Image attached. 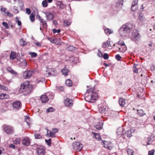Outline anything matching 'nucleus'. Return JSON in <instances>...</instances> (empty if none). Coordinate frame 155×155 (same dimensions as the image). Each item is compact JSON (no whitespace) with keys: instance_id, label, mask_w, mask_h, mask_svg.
<instances>
[{"instance_id":"obj_1","label":"nucleus","mask_w":155,"mask_h":155,"mask_svg":"<svg viewBox=\"0 0 155 155\" xmlns=\"http://www.w3.org/2000/svg\"><path fill=\"white\" fill-rule=\"evenodd\" d=\"M94 89L91 88L87 90L84 99L89 102H94L98 98V95L96 92H94Z\"/></svg>"},{"instance_id":"obj_2","label":"nucleus","mask_w":155,"mask_h":155,"mask_svg":"<svg viewBox=\"0 0 155 155\" xmlns=\"http://www.w3.org/2000/svg\"><path fill=\"white\" fill-rule=\"evenodd\" d=\"M133 25L130 23H126L123 25L119 29L118 31L120 36L124 38L127 35L128 33L132 28Z\"/></svg>"},{"instance_id":"obj_3","label":"nucleus","mask_w":155,"mask_h":155,"mask_svg":"<svg viewBox=\"0 0 155 155\" xmlns=\"http://www.w3.org/2000/svg\"><path fill=\"white\" fill-rule=\"evenodd\" d=\"M140 35L137 29H134L132 33V40L135 42L139 41L140 39Z\"/></svg>"},{"instance_id":"obj_4","label":"nucleus","mask_w":155,"mask_h":155,"mask_svg":"<svg viewBox=\"0 0 155 155\" xmlns=\"http://www.w3.org/2000/svg\"><path fill=\"white\" fill-rule=\"evenodd\" d=\"M33 146L35 147H36V151L38 155H45V149L44 147L39 146L36 144H34Z\"/></svg>"},{"instance_id":"obj_5","label":"nucleus","mask_w":155,"mask_h":155,"mask_svg":"<svg viewBox=\"0 0 155 155\" xmlns=\"http://www.w3.org/2000/svg\"><path fill=\"white\" fill-rule=\"evenodd\" d=\"M54 97L53 94L50 96L47 94V95H42L40 98V99L42 102L45 103L47 102L49 100H52L53 99Z\"/></svg>"},{"instance_id":"obj_6","label":"nucleus","mask_w":155,"mask_h":155,"mask_svg":"<svg viewBox=\"0 0 155 155\" xmlns=\"http://www.w3.org/2000/svg\"><path fill=\"white\" fill-rule=\"evenodd\" d=\"M72 146L74 150L78 151H80L83 147L82 144L79 142H75L73 143Z\"/></svg>"},{"instance_id":"obj_7","label":"nucleus","mask_w":155,"mask_h":155,"mask_svg":"<svg viewBox=\"0 0 155 155\" xmlns=\"http://www.w3.org/2000/svg\"><path fill=\"white\" fill-rule=\"evenodd\" d=\"M3 127L4 131L8 134H11L13 131V129L11 126L5 125L3 126Z\"/></svg>"},{"instance_id":"obj_8","label":"nucleus","mask_w":155,"mask_h":155,"mask_svg":"<svg viewBox=\"0 0 155 155\" xmlns=\"http://www.w3.org/2000/svg\"><path fill=\"white\" fill-rule=\"evenodd\" d=\"M29 85V82L28 81H25L24 82L21 86L20 91L22 92H24L28 87Z\"/></svg>"},{"instance_id":"obj_9","label":"nucleus","mask_w":155,"mask_h":155,"mask_svg":"<svg viewBox=\"0 0 155 155\" xmlns=\"http://www.w3.org/2000/svg\"><path fill=\"white\" fill-rule=\"evenodd\" d=\"M33 72L32 70H28L25 71L23 73V77L25 79H28L30 78Z\"/></svg>"},{"instance_id":"obj_10","label":"nucleus","mask_w":155,"mask_h":155,"mask_svg":"<svg viewBox=\"0 0 155 155\" xmlns=\"http://www.w3.org/2000/svg\"><path fill=\"white\" fill-rule=\"evenodd\" d=\"M30 142L31 140L28 137H26L22 139V144L25 146H28L30 145Z\"/></svg>"},{"instance_id":"obj_11","label":"nucleus","mask_w":155,"mask_h":155,"mask_svg":"<svg viewBox=\"0 0 155 155\" xmlns=\"http://www.w3.org/2000/svg\"><path fill=\"white\" fill-rule=\"evenodd\" d=\"M98 111L100 113H104L106 110V107L103 104H99L98 106Z\"/></svg>"},{"instance_id":"obj_12","label":"nucleus","mask_w":155,"mask_h":155,"mask_svg":"<svg viewBox=\"0 0 155 155\" xmlns=\"http://www.w3.org/2000/svg\"><path fill=\"white\" fill-rule=\"evenodd\" d=\"M125 130L123 128L119 127L117 129V134L118 135L120 136V137H123V136Z\"/></svg>"},{"instance_id":"obj_13","label":"nucleus","mask_w":155,"mask_h":155,"mask_svg":"<svg viewBox=\"0 0 155 155\" xmlns=\"http://www.w3.org/2000/svg\"><path fill=\"white\" fill-rule=\"evenodd\" d=\"M44 13L46 15L47 20L51 21L54 19V16L53 13L46 12H45Z\"/></svg>"},{"instance_id":"obj_14","label":"nucleus","mask_w":155,"mask_h":155,"mask_svg":"<svg viewBox=\"0 0 155 155\" xmlns=\"http://www.w3.org/2000/svg\"><path fill=\"white\" fill-rule=\"evenodd\" d=\"M72 102L73 101L72 100L68 98H67L64 101V103L65 106L69 107H71L73 105Z\"/></svg>"},{"instance_id":"obj_15","label":"nucleus","mask_w":155,"mask_h":155,"mask_svg":"<svg viewBox=\"0 0 155 155\" xmlns=\"http://www.w3.org/2000/svg\"><path fill=\"white\" fill-rule=\"evenodd\" d=\"M138 0H135L132 3L131 6V10L133 11H135L137 9V7L136 5L137 4Z\"/></svg>"},{"instance_id":"obj_16","label":"nucleus","mask_w":155,"mask_h":155,"mask_svg":"<svg viewBox=\"0 0 155 155\" xmlns=\"http://www.w3.org/2000/svg\"><path fill=\"white\" fill-rule=\"evenodd\" d=\"M126 136L127 137H130L132 136V132L130 129L128 130L127 131H125L124 135L123 138H125Z\"/></svg>"},{"instance_id":"obj_17","label":"nucleus","mask_w":155,"mask_h":155,"mask_svg":"<svg viewBox=\"0 0 155 155\" xmlns=\"http://www.w3.org/2000/svg\"><path fill=\"white\" fill-rule=\"evenodd\" d=\"M13 107L14 108L18 109L20 108V103L19 101L14 102L13 103Z\"/></svg>"},{"instance_id":"obj_18","label":"nucleus","mask_w":155,"mask_h":155,"mask_svg":"<svg viewBox=\"0 0 155 155\" xmlns=\"http://www.w3.org/2000/svg\"><path fill=\"white\" fill-rule=\"evenodd\" d=\"M103 126L102 122H97L95 125V127L97 129L100 130L102 128Z\"/></svg>"},{"instance_id":"obj_19","label":"nucleus","mask_w":155,"mask_h":155,"mask_svg":"<svg viewBox=\"0 0 155 155\" xmlns=\"http://www.w3.org/2000/svg\"><path fill=\"white\" fill-rule=\"evenodd\" d=\"M39 19L41 23V25L42 26V27L47 28L48 25L46 21H45L43 19L41 18L40 16L39 17Z\"/></svg>"},{"instance_id":"obj_20","label":"nucleus","mask_w":155,"mask_h":155,"mask_svg":"<svg viewBox=\"0 0 155 155\" xmlns=\"http://www.w3.org/2000/svg\"><path fill=\"white\" fill-rule=\"evenodd\" d=\"M61 72L63 75L67 76L68 75V74L69 72V70L67 68L65 67L62 69Z\"/></svg>"},{"instance_id":"obj_21","label":"nucleus","mask_w":155,"mask_h":155,"mask_svg":"<svg viewBox=\"0 0 155 155\" xmlns=\"http://www.w3.org/2000/svg\"><path fill=\"white\" fill-rule=\"evenodd\" d=\"M103 144H104V147L107 148L109 150L110 149V146L111 145V143H109L108 142L105 141H103Z\"/></svg>"},{"instance_id":"obj_22","label":"nucleus","mask_w":155,"mask_h":155,"mask_svg":"<svg viewBox=\"0 0 155 155\" xmlns=\"http://www.w3.org/2000/svg\"><path fill=\"white\" fill-rule=\"evenodd\" d=\"M119 102L120 105L122 107H123L125 104V100L124 98H120L119 100Z\"/></svg>"},{"instance_id":"obj_23","label":"nucleus","mask_w":155,"mask_h":155,"mask_svg":"<svg viewBox=\"0 0 155 155\" xmlns=\"http://www.w3.org/2000/svg\"><path fill=\"white\" fill-rule=\"evenodd\" d=\"M92 134L94 135L95 138L98 141L101 140V138L100 137V134H99L95 133L94 132H92Z\"/></svg>"},{"instance_id":"obj_24","label":"nucleus","mask_w":155,"mask_h":155,"mask_svg":"<svg viewBox=\"0 0 155 155\" xmlns=\"http://www.w3.org/2000/svg\"><path fill=\"white\" fill-rule=\"evenodd\" d=\"M19 44L20 45L24 46L27 45L28 43L27 42L23 39L21 38L20 40Z\"/></svg>"},{"instance_id":"obj_25","label":"nucleus","mask_w":155,"mask_h":155,"mask_svg":"<svg viewBox=\"0 0 155 155\" xmlns=\"http://www.w3.org/2000/svg\"><path fill=\"white\" fill-rule=\"evenodd\" d=\"M111 115L113 117H116L119 115V112L116 111H112L110 113Z\"/></svg>"},{"instance_id":"obj_26","label":"nucleus","mask_w":155,"mask_h":155,"mask_svg":"<svg viewBox=\"0 0 155 155\" xmlns=\"http://www.w3.org/2000/svg\"><path fill=\"white\" fill-rule=\"evenodd\" d=\"M110 41H107L106 42H104L102 44V47L104 48H107L108 47L110 46Z\"/></svg>"},{"instance_id":"obj_27","label":"nucleus","mask_w":155,"mask_h":155,"mask_svg":"<svg viewBox=\"0 0 155 155\" xmlns=\"http://www.w3.org/2000/svg\"><path fill=\"white\" fill-rule=\"evenodd\" d=\"M8 95L3 93H0V99L3 100L8 98Z\"/></svg>"},{"instance_id":"obj_28","label":"nucleus","mask_w":155,"mask_h":155,"mask_svg":"<svg viewBox=\"0 0 155 155\" xmlns=\"http://www.w3.org/2000/svg\"><path fill=\"white\" fill-rule=\"evenodd\" d=\"M71 21L70 20H65L64 21V26H67L71 25Z\"/></svg>"},{"instance_id":"obj_29","label":"nucleus","mask_w":155,"mask_h":155,"mask_svg":"<svg viewBox=\"0 0 155 155\" xmlns=\"http://www.w3.org/2000/svg\"><path fill=\"white\" fill-rule=\"evenodd\" d=\"M47 133L48 136L49 137H55V134L53 132H51V130H47Z\"/></svg>"},{"instance_id":"obj_30","label":"nucleus","mask_w":155,"mask_h":155,"mask_svg":"<svg viewBox=\"0 0 155 155\" xmlns=\"http://www.w3.org/2000/svg\"><path fill=\"white\" fill-rule=\"evenodd\" d=\"M105 33L107 35H108L113 32V31L110 30L108 28H105L104 29Z\"/></svg>"},{"instance_id":"obj_31","label":"nucleus","mask_w":155,"mask_h":155,"mask_svg":"<svg viewBox=\"0 0 155 155\" xmlns=\"http://www.w3.org/2000/svg\"><path fill=\"white\" fill-rule=\"evenodd\" d=\"M116 45H117V44H116ZM117 45L119 46H124V47H123V48H127V47L125 45L124 42L122 41H118Z\"/></svg>"},{"instance_id":"obj_32","label":"nucleus","mask_w":155,"mask_h":155,"mask_svg":"<svg viewBox=\"0 0 155 155\" xmlns=\"http://www.w3.org/2000/svg\"><path fill=\"white\" fill-rule=\"evenodd\" d=\"M65 84L67 86L70 87L72 85V82L70 79H68L66 81Z\"/></svg>"},{"instance_id":"obj_33","label":"nucleus","mask_w":155,"mask_h":155,"mask_svg":"<svg viewBox=\"0 0 155 155\" xmlns=\"http://www.w3.org/2000/svg\"><path fill=\"white\" fill-rule=\"evenodd\" d=\"M16 53L14 52H12L10 55V58L11 59H14L16 58Z\"/></svg>"},{"instance_id":"obj_34","label":"nucleus","mask_w":155,"mask_h":155,"mask_svg":"<svg viewBox=\"0 0 155 155\" xmlns=\"http://www.w3.org/2000/svg\"><path fill=\"white\" fill-rule=\"evenodd\" d=\"M137 114L139 116L141 117L143 116L145 114L143 111L141 110H138Z\"/></svg>"},{"instance_id":"obj_35","label":"nucleus","mask_w":155,"mask_h":155,"mask_svg":"<svg viewBox=\"0 0 155 155\" xmlns=\"http://www.w3.org/2000/svg\"><path fill=\"white\" fill-rule=\"evenodd\" d=\"M139 19L140 21H145V18L143 17V15L142 14H140L139 16Z\"/></svg>"},{"instance_id":"obj_36","label":"nucleus","mask_w":155,"mask_h":155,"mask_svg":"<svg viewBox=\"0 0 155 155\" xmlns=\"http://www.w3.org/2000/svg\"><path fill=\"white\" fill-rule=\"evenodd\" d=\"M42 5L43 7H47L48 5L47 1L46 0L43 1L42 3Z\"/></svg>"},{"instance_id":"obj_37","label":"nucleus","mask_w":155,"mask_h":155,"mask_svg":"<svg viewBox=\"0 0 155 155\" xmlns=\"http://www.w3.org/2000/svg\"><path fill=\"white\" fill-rule=\"evenodd\" d=\"M127 153L129 155H134V152L133 150L130 149H128L127 150Z\"/></svg>"},{"instance_id":"obj_38","label":"nucleus","mask_w":155,"mask_h":155,"mask_svg":"<svg viewBox=\"0 0 155 155\" xmlns=\"http://www.w3.org/2000/svg\"><path fill=\"white\" fill-rule=\"evenodd\" d=\"M7 70L9 72H11L12 74H17V73L15 71L12 70L10 68H8Z\"/></svg>"},{"instance_id":"obj_39","label":"nucleus","mask_w":155,"mask_h":155,"mask_svg":"<svg viewBox=\"0 0 155 155\" xmlns=\"http://www.w3.org/2000/svg\"><path fill=\"white\" fill-rule=\"evenodd\" d=\"M30 19L31 22H34L35 20V15L33 13L31 14L30 16Z\"/></svg>"},{"instance_id":"obj_40","label":"nucleus","mask_w":155,"mask_h":155,"mask_svg":"<svg viewBox=\"0 0 155 155\" xmlns=\"http://www.w3.org/2000/svg\"><path fill=\"white\" fill-rule=\"evenodd\" d=\"M18 5L20 7L21 10H22L24 8V3L21 1H19L18 2Z\"/></svg>"},{"instance_id":"obj_41","label":"nucleus","mask_w":155,"mask_h":155,"mask_svg":"<svg viewBox=\"0 0 155 155\" xmlns=\"http://www.w3.org/2000/svg\"><path fill=\"white\" fill-rule=\"evenodd\" d=\"M29 54L31 55V57L33 58H35L37 56V53L35 52H29Z\"/></svg>"},{"instance_id":"obj_42","label":"nucleus","mask_w":155,"mask_h":155,"mask_svg":"<svg viewBox=\"0 0 155 155\" xmlns=\"http://www.w3.org/2000/svg\"><path fill=\"white\" fill-rule=\"evenodd\" d=\"M20 142V139L19 138H17L14 141V143L15 144H19Z\"/></svg>"},{"instance_id":"obj_43","label":"nucleus","mask_w":155,"mask_h":155,"mask_svg":"<svg viewBox=\"0 0 155 155\" xmlns=\"http://www.w3.org/2000/svg\"><path fill=\"white\" fill-rule=\"evenodd\" d=\"M35 137L36 139H39L42 138V137L40 134L37 133L35 134Z\"/></svg>"},{"instance_id":"obj_44","label":"nucleus","mask_w":155,"mask_h":155,"mask_svg":"<svg viewBox=\"0 0 155 155\" xmlns=\"http://www.w3.org/2000/svg\"><path fill=\"white\" fill-rule=\"evenodd\" d=\"M54 110H55V109H54V108H53L52 107H50L48 108L47 110L46 111L47 112H52L54 111Z\"/></svg>"},{"instance_id":"obj_45","label":"nucleus","mask_w":155,"mask_h":155,"mask_svg":"<svg viewBox=\"0 0 155 155\" xmlns=\"http://www.w3.org/2000/svg\"><path fill=\"white\" fill-rule=\"evenodd\" d=\"M56 89L58 91L61 92L63 91L64 90V87H63L61 86V87H56Z\"/></svg>"},{"instance_id":"obj_46","label":"nucleus","mask_w":155,"mask_h":155,"mask_svg":"<svg viewBox=\"0 0 155 155\" xmlns=\"http://www.w3.org/2000/svg\"><path fill=\"white\" fill-rule=\"evenodd\" d=\"M0 89L5 91L7 90L8 89L7 87L1 85H0Z\"/></svg>"},{"instance_id":"obj_47","label":"nucleus","mask_w":155,"mask_h":155,"mask_svg":"<svg viewBox=\"0 0 155 155\" xmlns=\"http://www.w3.org/2000/svg\"><path fill=\"white\" fill-rule=\"evenodd\" d=\"M0 10L1 12H3L5 14H6L7 9L6 8L3 7L2 6L0 9Z\"/></svg>"},{"instance_id":"obj_48","label":"nucleus","mask_w":155,"mask_h":155,"mask_svg":"<svg viewBox=\"0 0 155 155\" xmlns=\"http://www.w3.org/2000/svg\"><path fill=\"white\" fill-rule=\"evenodd\" d=\"M2 25L4 26V27H5V28L6 29H8V28H9V25H8V24L5 22H2Z\"/></svg>"},{"instance_id":"obj_49","label":"nucleus","mask_w":155,"mask_h":155,"mask_svg":"<svg viewBox=\"0 0 155 155\" xmlns=\"http://www.w3.org/2000/svg\"><path fill=\"white\" fill-rule=\"evenodd\" d=\"M55 70H54L53 71H51V72H49L48 73L49 74L52 75L53 76H56L57 74L55 73Z\"/></svg>"},{"instance_id":"obj_50","label":"nucleus","mask_w":155,"mask_h":155,"mask_svg":"<svg viewBox=\"0 0 155 155\" xmlns=\"http://www.w3.org/2000/svg\"><path fill=\"white\" fill-rule=\"evenodd\" d=\"M61 31V30L59 29H56L54 28L52 30V32L54 33H59Z\"/></svg>"},{"instance_id":"obj_51","label":"nucleus","mask_w":155,"mask_h":155,"mask_svg":"<svg viewBox=\"0 0 155 155\" xmlns=\"http://www.w3.org/2000/svg\"><path fill=\"white\" fill-rule=\"evenodd\" d=\"M115 58L118 61H120L121 58V57L119 54H117L115 56Z\"/></svg>"},{"instance_id":"obj_52","label":"nucleus","mask_w":155,"mask_h":155,"mask_svg":"<svg viewBox=\"0 0 155 155\" xmlns=\"http://www.w3.org/2000/svg\"><path fill=\"white\" fill-rule=\"evenodd\" d=\"M126 49H118L117 51L123 53L126 51Z\"/></svg>"},{"instance_id":"obj_53","label":"nucleus","mask_w":155,"mask_h":155,"mask_svg":"<svg viewBox=\"0 0 155 155\" xmlns=\"http://www.w3.org/2000/svg\"><path fill=\"white\" fill-rule=\"evenodd\" d=\"M25 121L27 123V124L29 125V121L30 120V117L28 116H25Z\"/></svg>"},{"instance_id":"obj_54","label":"nucleus","mask_w":155,"mask_h":155,"mask_svg":"<svg viewBox=\"0 0 155 155\" xmlns=\"http://www.w3.org/2000/svg\"><path fill=\"white\" fill-rule=\"evenodd\" d=\"M134 72L135 73H137L138 71L135 64H134L133 68Z\"/></svg>"},{"instance_id":"obj_55","label":"nucleus","mask_w":155,"mask_h":155,"mask_svg":"<svg viewBox=\"0 0 155 155\" xmlns=\"http://www.w3.org/2000/svg\"><path fill=\"white\" fill-rule=\"evenodd\" d=\"M103 57L104 59L107 60L109 58V56L107 54L105 53L103 56Z\"/></svg>"},{"instance_id":"obj_56","label":"nucleus","mask_w":155,"mask_h":155,"mask_svg":"<svg viewBox=\"0 0 155 155\" xmlns=\"http://www.w3.org/2000/svg\"><path fill=\"white\" fill-rule=\"evenodd\" d=\"M16 22L17 23L18 25V26L21 25V22L20 21L18 20V17H16Z\"/></svg>"},{"instance_id":"obj_57","label":"nucleus","mask_w":155,"mask_h":155,"mask_svg":"<svg viewBox=\"0 0 155 155\" xmlns=\"http://www.w3.org/2000/svg\"><path fill=\"white\" fill-rule=\"evenodd\" d=\"M26 14H28V15H30L31 14V10L29 8H27L26 9Z\"/></svg>"},{"instance_id":"obj_58","label":"nucleus","mask_w":155,"mask_h":155,"mask_svg":"<svg viewBox=\"0 0 155 155\" xmlns=\"http://www.w3.org/2000/svg\"><path fill=\"white\" fill-rule=\"evenodd\" d=\"M154 151L155 150H154L150 151L148 152V155H153Z\"/></svg>"},{"instance_id":"obj_59","label":"nucleus","mask_w":155,"mask_h":155,"mask_svg":"<svg viewBox=\"0 0 155 155\" xmlns=\"http://www.w3.org/2000/svg\"><path fill=\"white\" fill-rule=\"evenodd\" d=\"M6 14H7V16H9L10 17H12L13 16V14L9 12H7Z\"/></svg>"},{"instance_id":"obj_60","label":"nucleus","mask_w":155,"mask_h":155,"mask_svg":"<svg viewBox=\"0 0 155 155\" xmlns=\"http://www.w3.org/2000/svg\"><path fill=\"white\" fill-rule=\"evenodd\" d=\"M98 52L97 53V55L99 57H102V56L103 54L102 52L99 51V50H98Z\"/></svg>"},{"instance_id":"obj_61","label":"nucleus","mask_w":155,"mask_h":155,"mask_svg":"<svg viewBox=\"0 0 155 155\" xmlns=\"http://www.w3.org/2000/svg\"><path fill=\"white\" fill-rule=\"evenodd\" d=\"M22 63L23 64V66H25L27 65V63L25 60H23Z\"/></svg>"},{"instance_id":"obj_62","label":"nucleus","mask_w":155,"mask_h":155,"mask_svg":"<svg viewBox=\"0 0 155 155\" xmlns=\"http://www.w3.org/2000/svg\"><path fill=\"white\" fill-rule=\"evenodd\" d=\"M45 141L46 142V143H47V144H48V145L49 146L51 145V142H50V141L48 140H46V139L45 140Z\"/></svg>"},{"instance_id":"obj_63","label":"nucleus","mask_w":155,"mask_h":155,"mask_svg":"<svg viewBox=\"0 0 155 155\" xmlns=\"http://www.w3.org/2000/svg\"><path fill=\"white\" fill-rule=\"evenodd\" d=\"M119 1V2H118V3H119V5H123V2H124V0H118Z\"/></svg>"},{"instance_id":"obj_64","label":"nucleus","mask_w":155,"mask_h":155,"mask_svg":"<svg viewBox=\"0 0 155 155\" xmlns=\"http://www.w3.org/2000/svg\"><path fill=\"white\" fill-rule=\"evenodd\" d=\"M58 130L57 128H54L52 129V131L54 133H56L58 132Z\"/></svg>"}]
</instances>
